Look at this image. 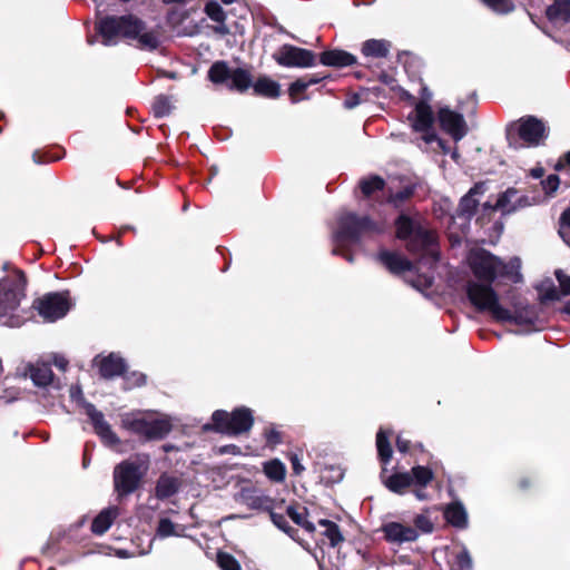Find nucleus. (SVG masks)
I'll return each mask as SVG.
<instances>
[{
    "mask_svg": "<svg viewBox=\"0 0 570 570\" xmlns=\"http://www.w3.org/2000/svg\"><path fill=\"white\" fill-rule=\"evenodd\" d=\"M468 261L475 281L493 283L498 277H508L513 282L521 279V261L518 257L503 262L484 249H474Z\"/></svg>",
    "mask_w": 570,
    "mask_h": 570,
    "instance_id": "1",
    "label": "nucleus"
},
{
    "mask_svg": "<svg viewBox=\"0 0 570 570\" xmlns=\"http://www.w3.org/2000/svg\"><path fill=\"white\" fill-rule=\"evenodd\" d=\"M396 236L400 239L406 240L410 252H422L420 266H431L438 261V253L434 248V235L419 219L401 215L396 220Z\"/></svg>",
    "mask_w": 570,
    "mask_h": 570,
    "instance_id": "2",
    "label": "nucleus"
},
{
    "mask_svg": "<svg viewBox=\"0 0 570 570\" xmlns=\"http://www.w3.org/2000/svg\"><path fill=\"white\" fill-rule=\"evenodd\" d=\"M99 32L106 45L112 43L118 37L137 39L141 47L155 49L158 38L154 32L146 31L144 23L134 16L107 17L99 23Z\"/></svg>",
    "mask_w": 570,
    "mask_h": 570,
    "instance_id": "3",
    "label": "nucleus"
},
{
    "mask_svg": "<svg viewBox=\"0 0 570 570\" xmlns=\"http://www.w3.org/2000/svg\"><path fill=\"white\" fill-rule=\"evenodd\" d=\"M466 296L471 304L481 312H489L498 321H510L513 313L503 307L499 302V295L493 289L492 283L470 281L466 284Z\"/></svg>",
    "mask_w": 570,
    "mask_h": 570,
    "instance_id": "4",
    "label": "nucleus"
},
{
    "mask_svg": "<svg viewBox=\"0 0 570 570\" xmlns=\"http://www.w3.org/2000/svg\"><path fill=\"white\" fill-rule=\"evenodd\" d=\"M26 279L21 272H16L13 278L0 281V321L8 326H20L23 323L14 311L18 308L20 301L24 297Z\"/></svg>",
    "mask_w": 570,
    "mask_h": 570,
    "instance_id": "5",
    "label": "nucleus"
},
{
    "mask_svg": "<svg viewBox=\"0 0 570 570\" xmlns=\"http://www.w3.org/2000/svg\"><path fill=\"white\" fill-rule=\"evenodd\" d=\"M376 448L380 460L383 464L381 479L386 489L396 494H404L412 485L411 474L406 472H394L387 474L386 465L392 459V448L389 441V435L383 430H380L376 435Z\"/></svg>",
    "mask_w": 570,
    "mask_h": 570,
    "instance_id": "6",
    "label": "nucleus"
},
{
    "mask_svg": "<svg viewBox=\"0 0 570 570\" xmlns=\"http://www.w3.org/2000/svg\"><path fill=\"white\" fill-rule=\"evenodd\" d=\"M213 424L205 425V430H215L226 434H240L250 430L254 423L252 411L247 407H239L227 413L225 411H215L213 413Z\"/></svg>",
    "mask_w": 570,
    "mask_h": 570,
    "instance_id": "7",
    "label": "nucleus"
},
{
    "mask_svg": "<svg viewBox=\"0 0 570 570\" xmlns=\"http://www.w3.org/2000/svg\"><path fill=\"white\" fill-rule=\"evenodd\" d=\"M380 258L392 273H404L406 282L410 283L419 292L424 293L432 286L433 276L430 274H417L412 264L400 254L382 252L380 254Z\"/></svg>",
    "mask_w": 570,
    "mask_h": 570,
    "instance_id": "8",
    "label": "nucleus"
},
{
    "mask_svg": "<svg viewBox=\"0 0 570 570\" xmlns=\"http://www.w3.org/2000/svg\"><path fill=\"white\" fill-rule=\"evenodd\" d=\"M73 302L68 292L47 293L33 301L32 307L45 322H56L67 315Z\"/></svg>",
    "mask_w": 570,
    "mask_h": 570,
    "instance_id": "9",
    "label": "nucleus"
},
{
    "mask_svg": "<svg viewBox=\"0 0 570 570\" xmlns=\"http://www.w3.org/2000/svg\"><path fill=\"white\" fill-rule=\"evenodd\" d=\"M147 460L137 462L125 461L115 468L114 480L115 489L119 495H126L134 492L142 475L147 471Z\"/></svg>",
    "mask_w": 570,
    "mask_h": 570,
    "instance_id": "10",
    "label": "nucleus"
},
{
    "mask_svg": "<svg viewBox=\"0 0 570 570\" xmlns=\"http://www.w3.org/2000/svg\"><path fill=\"white\" fill-rule=\"evenodd\" d=\"M407 121L426 144L436 141V134L433 129L434 115L426 100L415 104L414 109L407 115Z\"/></svg>",
    "mask_w": 570,
    "mask_h": 570,
    "instance_id": "11",
    "label": "nucleus"
},
{
    "mask_svg": "<svg viewBox=\"0 0 570 570\" xmlns=\"http://www.w3.org/2000/svg\"><path fill=\"white\" fill-rule=\"evenodd\" d=\"M511 130H514L523 145L528 147L539 146L548 137L546 125L532 116L519 119L512 125Z\"/></svg>",
    "mask_w": 570,
    "mask_h": 570,
    "instance_id": "12",
    "label": "nucleus"
},
{
    "mask_svg": "<svg viewBox=\"0 0 570 570\" xmlns=\"http://www.w3.org/2000/svg\"><path fill=\"white\" fill-rule=\"evenodd\" d=\"M356 218L354 215L342 217L334 235V253L344 255L350 262L353 261L350 249L356 243Z\"/></svg>",
    "mask_w": 570,
    "mask_h": 570,
    "instance_id": "13",
    "label": "nucleus"
},
{
    "mask_svg": "<svg viewBox=\"0 0 570 570\" xmlns=\"http://www.w3.org/2000/svg\"><path fill=\"white\" fill-rule=\"evenodd\" d=\"M275 60L285 67L306 68L314 65V55L303 48L285 45L274 55Z\"/></svg>",
    "mask_w": 570,
    "mask_h": 570,
    "instance_id": "14",
    "label": "nucleus"
},
{
    "mask_svg": "<svg viewBox=\"0 0 570 570\" xmlns=\"http://www.w3.org/2000/svg\"><path fill=\"white\" fill-rule=\"evenodd\" d=\"M441 128L455 141L461 140L468 132L464 117L449 108H441L438 114Z\"/></svg>",
    "mask_w": 570,
    "mask_h": 570,
    "instance_id": "15",
    "label": "nucleus"
},
{
    "mask_svg": "<svg viewBox=\"0 0 570 570\" xmlns=\"http://www.w3.org/2000/svg\"><path fill=\"white\" fill-rule=\"evenodd\" d=\"M132 428L147 439H161L169 433L171 422L167 416L139 419L132 423Z\"/></svg>",
    "mask_w": 570,
    "mask_h": 570,
    "instance_id": "16",
    "label": "nucleus"
},
{
    "mask_svg": "<svg viewBox=\"0 0 570 570\" xmlns=\"http://www.w3.org/2000/svg\"><path fill=\"white\" fill-rule=\"evenodd\" d=\"M236 500L254 510H269L273 504V500L250 485L243 487L236 494Z\"/></svg>",
    "mask_w": 570,
    "mask_h": 570,
    "instance_id": "17",
    "label": "nucleus"
},
{
    "mask_svg": "<svg viewBox=\"0 0 570 570\" xmlns=\"http://www.w3.org/2000/svg\"><path fill=\"white\" fill-rule=\"evenodd\" d=\"M86 413L90 417L96 433L107 445L114 446L119 442L116 434L111 431L109 424L104 420L101 412L97 411L94 405L86 404Z\"/></svg>",
    "mask_w": 570,
    "mask_h": 570,
    "instance_id": "18",
    "label": "nucleus"
},
{
    "mask_svg": "<svg viewBox=\"0 0 570 570\" xmlns=\"http://www.w3.org/2000/svg\"><path fill=\"white\" fill-rule=\"evenodd\" d=\"M383 531L389 541L399 544L415 541L420 535L416 529L400 522L385 524Z\"/></svg>",
    "mask_w": 570,
    "mask_h": 570,
    "instance_id": "19",
    "label": "nucleus"
},
{
    "mask_svg": "<svg viewBox=\"0 0 570 570\" xmlns=\"http://www.w3.org/2000/svg\"><path fill=\"white\" fill-rule=\"evenodd\" d=\"M443 517L454 528L465 529L469 525L468 511L459 500L452 501L443 508Z\"/></svg>",
    "mask_w": 570,
    "mask_h": 570,
    "instance_id": "20",
    "label": "nucleus"
},
{
    "mask_svg": "<svg viewBox=\"0 0 570 570\" xmlns=\"http://www.w3.org/2000/svg\"><path fill=\"white\" fill-rule=\"evenodd\" d=\"M436 463L429 465L415 464L409 471L414 488H428L435 479Z\"/></svg>",
    "mask_w": 570,
    "mask_h": 570,
    "instance_id": "21",
    "label": "nucleus"
},
{
    "mask_svg": "<svg viewBox=\"0 0 570 570\" xmlns=\"http://www.w3.org/2000/svg\"><path fill=\"white\" fill-rule=\"evenodd\" d=\"M487 190L485 184L479 183L472 187L469 193L462 197L460 203V214L470 217L476 209L480 197Z\"/></svg>",
    "mask_w": 570,
    "mask_h": 570,
    "instance_id": "22",
    "label": "nucleus"
},
{
    "mask_svg": "<svg viewBox=\"0 0 570 570\" xmlns=\"http://www.w3.org/2000/svg\"><path fill=\"white\" fill-rule=\"evenodd\" d=\"M547 16L554 24H564L570 20V0H554L547 9Z\"/></svg>",
    "mask_w": 570,
    "mask_h": 570,
    "instance_id": "23",
    "label": "nucleus"
},
{
    "mask_svg": "<svg viewBox=\"0 0 570 570\" xmlns=\"http://www.w3.org/2000/svg\"><path fill=\"white\" fill-rule=\"evenodd\" d=\"M117 508H107L102 510L92 521L91 530L96 534H104L118 517Z\"/></svg>",
    "mask_w": 570,
    "mask_h": 570,
    "instance_id": "24",
    "label": "nucleus"
},
{
    "mask_svg": "<svg viewBox=\"0 0 570 570\" xmlns=\"http://www.w3.org/2000/svg\"><path fill=\"white\" fill-rule=\"evenodd\" d=\"M125 368L124 360L115 354H110L99 363V371L104 377L120 375Z\"/></svg>",
    "mask_w": 570,
    "mask_h": 570,
    "instance_id": "25",
    "label": "nucleus"
},
{
    "mask_svg": "<svg viewBox=\"0 0 570 570\" xmlns=\"http://www.w3.org/2000/svg\"><path fill=\"white\" fill-rule=\"evenodd\" d=\"M263 472L272 482L282 483L285 481L287 471L281 460L273 459L263 463Z\"/></svg>",
    "mask_w": 570,
    "mask_h": 570,
    "instance_id": "26",
    "label": "nucleus"
},
{
    "mask_svg": "<svg viewBox=\"0 0 570 570\" xmlns=\"http://www.w3.org/2000/svg\"><path fill=\"white\" fill-rule=\"evenodd\" d=\"M321 61L327 66L345 67L354 62V57L343 50H331L322 53Z\"/></svg>",
    "mask_w": 570,
    "mask_h": 570,
    "instance_id": "27",
    "label": "nucleus"
},
{
    "mask_svg": "<svg viewBox=\"0 0 570 570\" xmlns=\"http://www.w3.org/2000/svg\"><path fill=\"white\" fill-rule=\"evenodd\" d=\"M30 377L38 386H46L52 381V372L48 364L37 363L30 366Z\"/></svg>",
    "mask_w": 570,
    "mask_h": 570,
    "instance_id": "28",
    "label": "nucleus"
},
{
    "mask_svg": "<svg viewBox=\"0 0 570 570\" xmlns=\"http://www.w3.org/2000/svg\"><path fill=\"white\" fill-rule=\"evenodd\" d=\"M517 196V191L513 189H509L505 193L501 194L499 198L495 202L494 206H491L488 202L483 204L484 209H499L503 214H509L513 210H515V206L512 203V199Z\"/></svg>",
    "mask_w": 570,
    "mask_h": 570,
    "instance_id": "29",
    "label": "nucleus"
},
{
    "mask_svg": "<svg viewBox=\"0 0 570 570\" xmlns=\"http://www.w3.org/2000/svg\"><path fill=\"white\" fill-rule=\"evenodd\" d=\"M254 91L267 98H276L279 96V85L267 77H263L254 83Z\"/></svg>",
    "mask_w": 570,
    "mask_h": 570,
    "instance_id": "30",
    "label": "nucleus"
},
{
    "mask_svg": "<svg viewBox=\"0 0 570 570\" xmlns=\"http://www.w3.org/2000/svg\"><path fill=\"white\" fill-rule=\"evenodd\" d=\"M179 487L176 478L169 475H161L156 487V495L160 499L173 495Z\"/></svg>",
    "mask_w": 570,
    "mask_h": 570,
    "instance_id": "31",
    "label": "nucleus"
},
{
    "mask_svg": "<svg viewBox=\"0 0 570 570\" xmlns=\"http://www.w3.org/2000/svg\"><path fill=\"white\" fill-rule=\"evenodd\" d=\"M362 52L366 57H385L389 52V43L384 40H368L363 45Z\"/></svg>",
    "mask_w": 570,
    "mask_h": 570,
    "instance_id": "32",
    "label": "nucleus"
},
{
    "mask_svg": "<svg viewBox=\"0 0 570 570\" xmlns=\"http://www.w3.org/2000/svg\"><path fill=\"white\" fill-rule=\"evenodd\" d=\"M318 524L323 528L322 534L328 540L331 547H335L343 540L338 527L335 523L328 520H320Z\"/></svg>",
    "mask_w": 570,
    "mask_h": 570,
    "instance_id": "33",
    "label": "nucleus"
},
{
    "mask_svg": "<svg viewBox=\"0 0 570 570\" xmlns=\"http://www.w3.org/2000/svg\"><path fill=\"white\" fill-rule=\"evenodd\" d=\"M230 87L239 91H244L249 88L252 83L250 75L243 69H235L230 72Z\"/></svg>",
    "mask_w": 570,
    "mask_h": 570,
    "instance_id": "34",
    "label": "nucleus"
},
{
    "mask_svg": "<svg viewBox=\"0 0 570 570\" xmlns=\"http://www.w3.org/2000/svg\"><path fill=\"white\" fill-rule=\"evenodd\" d=\"M384 187V180L380 176H371L361 183L362 193L370 197L376 191L382 190Z\"/></svg>",
    "mask_w": 570,
    "mask_h": 570,
    "instance_id": "35",
    "label": "nucleus"
},
{
    "mask_svg": "<svg viewBox=\"0 0 570 570\" xmlns=\"http://www.w3.org/2000/svg\"><path fill=\"white\" fill-rule=\"evenodd\" d=\"M286 512L288 514V517L298 525H301L302 528H304L305 530H307L308 532H313L315 530V527L313 523L308 522L306 519H305V509H302L301 511H298L295 507L293 505H289L287 507L286 509Z\"/></svg>",
    "mask_w": 570,
    "mask_h": 570,
    "instance_id": "36",
    "label": "nucleus"
},
{
    "mask_svg": "<svg viewBox=\"0 0 570 570\" xmlns=\"http://www.w3.org/2000/svg\"><path fill=\"white\" fill-rule=\"evenodd\" d=\"M209 79L215 83H222L225 80L229 79L230 72L224 62L214 63L208 72Z\"/></svg>",
    "mask_w": 570,
    "mask_h": 570,
    "instance_id": "37",
    "label": "nucleus"
},
{
    "mask_svg": "<svg viewBox=\"0 0 570 570\" xmlns=\"http://www.w3.org/2000/svg\"><path fill=\"white\" fill-rule=\"evenodd\" d=\"M538 291L542 301H554L559 298V292L550 279L541 282L538 286Z\"/></svg>",
    "mask_w": 570,
    "mask_h": 570,
    "instance_id": "38",
    "label": "nucleus"
},
{
    "mask_svg": "<svg viewBox=\"0 0 570 570\" xmlns=\"http://www.w3.org/2000/svg\"><path fill=\"white\" fill-rule=\"evenodd\" d=\"M207 16L216 22H225V11L217 1H209L205 7Z\"/></svg>",
    "mask_w": 570,
    "mask_h": 570,
    "instance_id": "39",
    "label": "nucleus"
},
{
    "mask_svg": "<svg viewBox=\"0 0 570 570\" xmlns=\"http://www.w3.org/2000/svg\"><path fill=\"white\" fill-rule=\"evenodd\" d=\"M173 104L168 97L159 96L154 102V112L157 117H164L170 112Z\"/></svg>",
    "mask_w": 570,
    "mask_h": 570,
    "instance_id": "40",
    "label": "nucleus"
},
{
    "mask_svg": "<svg viewBox=\"0 0 570 570\" xmlns=\"http://www.w3.org/2000/svg\"><path fill=\"white\" fill-rule=\"evenodd\" d=\"M455 568L458 570H472L473 560L466 548H463L455 557Z\"/></svg>",
    "mask_w": 570,
    "mask_h": 570,
    "instance_id": "41",
    "label": "nucleus"
},
{
    "mask_svg": "<svg viewBox=\"0 0 570 570\" xmlns=\"http://www.w3.org/2000/svg\"><path fill=\"white\" fill-rule=\"evenodd\" d=\"M157 533L160 537L179 535L178 527L169 519L164 518L159 520Z\"/></svg>",
    "mask_w": 570,
    "mask_h": 570,
    "instance_id": "42",
    "label": "nucleus"
},
{
    "mask_svg": "<svg viewBox=\"0 0 570 570\" xmlns=\"http://www.w3.org/2000/svg\"><path fill=\"white\" fill-rule=\"evenodd\" d=\"M217 563L222 570H240V566L237 560L228 553H218Z\"/></svg>",
    "mask_w": 570,
    "mask_h": 570,
    "instance_id": "43",
    "label": "nucleus"
},
{
    "mask_svg": "<svg viewBox=\"0 0 570 570\" xmlns=\"http://www.w3.org/2000/svg\"><path fill=\"white\" fill-rule=\"evenodd\" d=\"M413 528L416 529L417 532L431 533L433 531V523L426 513H421L415 517Z\"/></svg>",
    "mask_w": 570,
    "mask_h": 570,
    "instance_id": "44",
    "label": "nucleus"
},
{
    "mask_svg": "<svg viewBox=\"0 0 570 570\" xmlns=\"http://www.w3.org/2000/svg\"><path fill=\"white\" fill-rule=\"evenodd\" d=\"M559 234L570 246V207L561 216Z\"/></svg>",
    "mask_w": 570,
    "mask_h": 570,
    "instance_id": "45",
    "label": "nucleus"
},
{
    "mask_svg": "<svg viewBox=\"0 0 570 570\" xmlns=\"http://www.w3.org/2000/svg\"><path fill=\"white\" fill-rule=\"evenodd\" d=\"M489 8L499 13H507L513 9L509 0H482Z\"/></svg>",
    "mask_w": 570,
    "mask_h": 570,
    "instance_id": "46",
    "label": "nucleus"
},
{
    "mask_svg": "<svg viewBox=\"0 0 570 570\" xmlns=\"http://www.w3.org/2000/svg\"><path fill=\"white\" fill-rule=\"evenodd\" d=\"M413 194V188L410 186L404 187L397 193L391 194L389 197V200L394 204L395 206L400 205L407 198H410Z\"/></svg>",
    "mask_w": 570,
    "mask_h": 570,
    "instance_id": "47",
    "label": "nucleus"
},
{
    "mask_svg": "<svg viewBox=\"0 0 570 570\" xmlns=\"http://www.w3.org/2000/svg\"><path fill=\"white\" fill-rule=\"evenodd\" d=\"M316 82V80L311 81H304V80H297L294 83H292L289 88V95L294 101L298 100V95H301L306 88Z\"/></svg>",
    "mask_w": 570,
    "mask_h": 570,
    "instance_id": "48",
    "label": "nucleus"
},
{
    "mask_svg": "<svg viewBox=\"0 0 570 570\" xmlns=\"http://www.w3.org/2000/svg\"><path fill=\"white\" fill-rule=\"evenodd\" d=\"M560 184V179L557 175H550L542 181L543 189L546 194L551 195L553 194Z\"/></svg>",
    "mask_w": 570,
    "mask_h": 570,
    "instance_id": "49",
    "label": "nucleus"
},
{
    "mask_svg": "<svg viewBox=\"0 0 570 570\" xmlns=\"http://www.w3.org/2000/svg\"><path fill=\"white\" fill-rule=\"evenodd\" d=\"M557 278L560 284V288L563 295L570 294V276L564 275L562 272L558 271L556 273Z\"/></svg>",
    "mask_w": 570,
    "mask_h": 570,
    "instance_id": "50",
    "label": "nucleus"
},
{
    "mask_svg": "<svg viewBox=\"0 0 570 570\" xmlns=\"http://www.w3.org/2000/svg\"><path fill=\"white\" fill-rule=\"evenodd\" d=\"M265 438H266L267 443L272 446H274L281 442L279 433L273 428L265 431Z\"/></svg>",
    "mask_w": 570,
    "mask_h": 570,
    "instance_id": "51",
    "label": "nucleus"
},
{
    "mask_svg": "<svg viewBox=\"0 0 570 570\" xmlns=\"http://www.w3.org/2000/svg\"><path fill=\"white\" fill-rule=\"evenodd\" d=\"M271 518H272V521L273 523L279 528L281 530L287 532L288 531V528H287V522L285 520V517L282 515V514H277L275 512H271Z\"/></svg>",
    "mask_w": 570,
    "mask_h": 570,
    "instance_id": "52",
    "label": "nucleus"
},
{
    "mask_svg": "<svg viewBox=\"0 0 570 570\" xmlns=\"http://www.w3.org/2000/svg\"><path fill=\"white\" fill-rule=\"evenodd\" d=\"M292 463V469L294 474L299 475L305 470L303 464L301 463L298 456L296 454L291 455L289 458Z\"/></svg>",
    "mask_w": 570,
    "mask_h": 570,
    "instance_id": "53",
    "label": "nucleus"
},
{
    "mask_svg": "<svg viewBox=\"0 0 570 570\" xmlns=\"http://www.w3.org/2000/svg\"><path fill=\"white\" fill-rule=\"evenodd\" d=\"M396 448L401 453H406L410 450V441L399 435L396 438Z\"/></svg>",
    "mask_w": 570,
    "mask_h": 570,
    "instance_id": "54",
    "label": "nucleus"
},
{
    "mask_svg": "<svg viewBox=\"0 0 570 570\" xmlns=\"http://www.w3.org/2000/svg\"><path fill=\"white\" fill-rule=\"evenodd\" d=\"M451 208H452L451 203L448 199H444L442 202V204L440 205V213H439V209H436V208H435V213L441 217V216L450 214Z\"/></svg>",
    "mask_w": 570,
    "mask_h": 570,
    "instance_id": "55",
    "label": "nucleus"
},
{
    "mask_svg": "<svg viewBox=\"0 0 570 570\" xmlns=\"http://www.w3.org/2000/svg\"><path fill=\"white\" fill-rule=\"evenodd\" d=\"M219 453H230L234 455L240 454V449L236 445H226L219 449Z\"/></svg>",
    "mask_w": 570,
    "mask_h": 570,
    "instance_id": "56",
    "label": "nucleus"
},
{
    "mask_svg": "<svg viewBox=\"0 0 570 570\" xmlns=\"http://www.w3.org/2000/svg\"><path fill=\"white\" fill-rule=\"evenodd\" d=\"M53 364H55L58 368H60V370L65 371V370H66V367H67L68 362H67V360H66L63 356H56V357L53 358Z\"/></svg>",
    "mask_w": 570,
    "mask_h": 570,
    "instance_id": "57",
    "label": "nucleus"
},
{
    "mask_svg": "<svg viewBox=\"0 0 570 570\" xmlns=\"http://www.w3.org/2000/svg\"><path fill=\"white\" fill-rule=\"evenodd\" d=\"M564 166L570 167V151H568L562 159L557 164L556 169L560 170Z\"/></svg>",
    "mask_w": 570,
    "mask_h": 570,
    "instance_id": "58",
    "label": "nucleus"
},
{
    "mask_svg": "<svg viewBox=\"0 0 570 570\" xmlns=\"http://www.w3.org/2000/svg\"><path fill=\"white\" fill-rule=\"evenodd\" d=\"M81 395H82V392H81V390H80V387H79V386H72V387L70 389V396H71V399H73V400H77V401H78V400H80V399H81Z\"/></svg>",
    "mask_w": 570,
    "mask_h": 570,
    "instance_id": "59",
    "label": "nucleus"
},
{
    "mask_svg": "<svg viewBox=\"0 0 570 570\" xmlns=\"http://www.w3.org/2000/svg\"><path fill=\"white\" fill-rule=\"evenodd\" d=\"M424 489L425 488H416L414 494H415V498L420 501H425L428 500V494L424 492Z\"/></svg>",
    "mask_w": 570,
    "mask_h": 570,
    "instance_id": "60",
    "label": "nucleus"
},
{
    "mask_svg": "<svg viewBox=\"0 0 570 570\" xmlns=\"http://www.w3.org/2000/svg\"><path fill=\"white\" fill-rule=\"evenodd\" d=\"M219 24L215 27V31L220 35H227L229 32L227 26L224 22H218Z\"/></svg>",
    "mask_w": 570,
    "mask_h": 570,
    "instance_id": "61",
    "label": "nucleus"
},
{
    "mask_svg": "<svg viewBox=\"0 0 570 570\" xmlns=\"http://www.w3.org/2000/svg\"><path fill=\"white\" fill-rule=\"evenodd\" d=\"M136 376V381H135V384L136 385H141L145 383V376L142 374H135Z\"/></svg>",
    "mask_w": 570,
    "mask_h": 570,
    "instance_id": "62",
    "label": "nucleus"
},
{
    "mask_svg": "<svg viewBox=\"0 0 570 570\" xmlns=\"http://www.w3.org/2000/svg\"><path fill=\"white\" fill-rule=\"evenodd\" d=\"M366 225H367V222L365 219H358V223H357L358 232L362 229H365Z\"/></svg>",
    "mask_w": 570,
    "mask_h": 570,
    "instance_id": "63",
    "label": "nucleus"
},
{
    "mask_svg": "<svg viewBox=\"0 0 570 570\" xmlns=\"http://www.w3.org/2000/svg\"><path fill=\"white\" fill-rule=\"evenodd\" d=\"M532 175L537 178H540L543 175V169H541V168L533 169Z\"/></svg>",
    "mask_w": 570,
    "mask_h": 570,
    "instance_id": "64",
    "label": "nucleus"
}]
</instances>
